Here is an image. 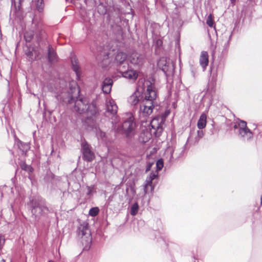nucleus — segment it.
<instances>
[{"label":"nucleus","instance_id":"nucleus-1","mask_svg":"<svg viewBox=\"0 0 262 262\" xmlns=\"http://www.w3.org/2000/svg\"><path fill=\"white\" fill-rule=\"evenodd\" d=\"M59 94L57 98L67 103H74V110L79 114L86 113L88 117L95 118L98 109L94 102L89 103L86 98H78L80 90L77 83L71 81L68 83V87L60 86Z\"/></svg>","mask_w":262,"mask_h":262},{"label":"nucleus","instance_id":"nucleus-2","mask_svg":"<svg viewBox=\"0 0 262 262\" xmlns=\"http://www.w3.org/2000/svg\"><path fill=\"white\" fill-rule=\"evenodd\" d=\"M146 91L144 94V98L142 100L140 105V113L141 115L147 116L150 115L155 106L157 104L156 98L157 93L154 86L150 82H148Z\"/></svg>","mask_w":262,"mask_h":262},{"label":"nucleus","instance_id":"nucleus-3","mask_svg":"<svg viewBox=\"0 0 262 262\" xmlns=\"http://www.w3.org/2000/svg\"><path fill=\"white\" fill-rule=\"evenodd\" d=\"M126 58V54L122 52H118L116 55L115 60L119 63L118 71L123 77L134 81L138 75L137 71L133 70L125 61Z\"/></svg>","mask_w":262,"mask_h":262},{"label":"nucleus","instance_id":"nucleus-4","mask_svg":"<svg viewBox=\"0 0 262 262\" xmlns=\"http://www.w3.org/2000/svg\"><path fill=\"white\" fill-rule=\"evenodd\" d=\"M233 128L237 129L238 137L242 141L250 142L253 139V133L247 127L246 121L240 120L238 123L234 124Z\"/></svg>","mask_w":262,"mask_h":262},{"label":"nucleus","instance_id":"nucleus-5","mask_svg":"<svg viewBox=\"0 0 262 262\" xmlns=\"http://www.w3.org/2000/svg\"><path fill=\"white\" fill-rule=\"evenodd\" d=\"M28 205L31 209L32 214L35 217L46 213L48 211L47 207L45 205L44 201L39 198H34L30 200Z\"/></svg>","mask_w":262,"mask_h":262},{"label":"nucleus","instance_id":"nucleus-6","mask_svg":"<svg viewBox=\"0 0 262 262\" xmlns=\"http://www.w3.org/2000/svg\"><path fill=\"white\" fill-rule=\"evenodd\" d=\"M106 111L105 115L111 120L113 126L115 128V124L119 122V118L117 115L118 106L114 100L110 99L106 101Z\"/></svg>","mask_w":262,"mask_h":262},{"label":"nucleus","instance_id":"nucleus-7","mask_svg":"<svg viewBox=\"0 0 262 262\" xmlns=\"http://www.w3.org/2000/svg\"><path fill=\"white\" fill-rule=\"evenodd\" d=\"M83 125L88 130H93L96 133L98 140L102 141L105 140V133L98 127L95 118L88 117L84 120Z\"/></svg>","mask_w":262,"mask_h":262},{"label":"nucleus","instance_id":"nucleus-8","mask_svg":"<svg viewBox=\"0 0 262 262\" xmlns=\"http://www.w3.org/2000/svg\"><path fill=\"white\" fill-rule=\"evenodd\" d=\"M33 37V32H26L24 33V38L26 42V45L24 47V50L29 60L33 61L36 59V52L34 48L31 45L30 41Z\"/></svg>","mask_w":262,"mask_h":262},{"label":"nucleus","instance_id":"nucleus-9","mask_svg":"<svg viewBox=\"0 0 262 262\" xmlns=\"http://www.w3.org/2000/svg\"><path fill=\"white\" fill-rule=\"evenodd\" d=\"M136 123L134 121V118L132 116H130L127 119L124 121L122 124V130L123 134L126 137L132 138L136 134Z\"/></svg>","mask_w":262,"mask_h":262},{"label":"nucleus","instance_id":"nucleus-10","mask_svg":"<svg viewBox=\"0 0 262 262\" xmlns=\"http://www.w3.org/2000/svg\"><path fill=\"white\" fill-rule=\"evenodd\" d=\"M158 66L167 77L172 75L173 73L174 65L170 59L161 58L158 62Z\"/></svg>","mask_w":262,"mask_h":262},{"label":"nucleus","instance_id":"nucleus-11","mask_svg":"<svg viewBox=\"0 0 262 262\" xmlns=\"http://www.w3.org/2000/svg\"><path fill=\"white\" fill-rule=\"evenodd\" d=\"M78 236L81 238H86V241L91 239V232L89 224L86 222L81 223L77 230Z\"/></svg>","mask_w":262,"mask_h":262},{"label":"nucleus","instance_id":"nucleus-12","mask_svg":"<svg viewBox=\"0 0 262 262\" xmlns=\"http://www.w3.org/2000/svg\"><path fill=\"white\" fill-rule=\"evenodd\" d=\"M81 148L84 159L88 161L93 160L94 158V154L86 141H84L81 143Z\"/></svg>","mask_w":262,"mask_h":262},{"label":"nucleus","instance_id":"nucleus-13","mask_svg":"<svg viewBox=\"0 0 262 262\" xmlns=\"http://www.w3.org/2000/svg\"><path fill=\"white\" fill-rule=\"evenodd\" d=\"M232 33L231 32L229 34H227V33H225L223 35V49L221 52V56L222 57L225 56L228 53L229 46H230V41L232 37Z\"/></svg>","mask_w":262,"mask_h":262},{"label":"nucleus","instance_id":"nucleus-14","mask_svg":"<svg viewBox=\"0 0 262 262\" xmlns=\"http://www.w3.org/2000/svg\"><path fill=\"white\" fill-rule=\"evenodd\" d=\"M180 150V152H178V149H177L176 146H174L172 148H168L167 151L169 152L170 154L169 160L172 161L174 158L176 159L180 158L183 154L184 147L181 148Z\"/></svg>","mask_w":262,"mask_h":262},{"label":"nucleus","instance_id":"nucleus-15","mask_svg":"<svg viewBox=\"0 0 262 262\" xmlns=\"http://www.w3.org/2000/svg\"><path fill=\"white\" fill-rule=\"evenodd\" d=\"M141 92L139 88L129 97L128 102L132 105H137L141 100Z\"/></svg>","mask_w":262,"mask_h":262},{"label":"nucleus","instance_id":"nucleus-16","mask_svg":"<svg viewBox=\"0 0 262 262\" xmlns=\"http://www.w3.org/2000/svg\"><path fill=\"white\" fill-rule=\"evenodd\" d=\"M113 84V80L111 78H105L102 82V90L105 94L110 93Z\"/></svg>","mask_w":262,"mask_h":262},{"label":"nucleus","instance_id":"nucleus-17","mask_svg":"<svg viewBox=\"0 0 262 262\" xmlns=\"http://www.w3.org/2000/svg\"><path fill=\"white\" fill-rule=\"evenodd\" d=\"M48 60L51 63H53L57 61V54L53 48L49 45L48 48Z\"/></svg>","mask_w":262,"mask_h":262},{"label":"nucleus","instance_id":"nucleus-18","mask_svg":"<svg viewBox=\"0 0 262 262\" xmlns=\"http://www.w3.org/2000/svg\"><path fill=\"white\" fill-rule=\"evenodd\" d=\"M158 172L157 171H152L150 172L149 175L146 178L144 188L145 193L147 192V187L149 186H151L152 180H154L158 176Z\"/></svg>","mask_w":262,"mask_h":262},{"label":"nucleus","instance_id":"nucleus-19","mask_svg":"<svg viewBox=\"0 0 262 262\" xmlns=\"http://www.w3.org/2000/svg\"><path fill=\"white\" fill-rule=\"evenodd\" d=\"M208 55L207 52L206 51H202L200 57V63L201 66L203 68V70L206 69V67L208 64Z\"/></svg>","mask_w":262,"mask_h":262},{"label":"nucleus","instance_id":"nucleus-20","mask_svg":"<svg viewBox=\"0 0 262 262\" xmlns=\"http://www.w3.org/2000/svg\"><path fill=\"white\" fill-rule=\"evenodd\" d=\"M16 20V3L15 0H11V8L10 12V20L14 24Z\"/></svg>","mask_w":262,"mask_h":262},{"label":"nucleus","instance_id":"nucleus-21","mask_svg":"<svg viewBox=\"0 0 262 262\" xmlns=\"http://www.w3.org/2000/svg\"><path fill=\"white\" fill-rule=\"evenodd\" d=\"M129 60L133 64H139L142 61V56L138 53L134 52L129 57Z\"/></svg>","mask_w":262,"mask_h":262},{"label":"nucleus","instance_id":"nucleus-22","mask_svg":"<svg viewBox=\"0 0 262 262\" xmlns=\"http://www.w3.org/2000/svg\"><path fill=\"white\" fill-rule=\"evenodd\" d=\"M21 2L22 0L19 1V5L17 6V20L19 19L20 21L24 20L25 17L26 16V12L21 7Z\"/></svg>","mask_w":262,"mask_h":262},{"label":"nucleus","instance_id":"nucleus-23","mask_svg":"<svg viewBox=\"0 0 262 262\" xmlns=\"http://www.w3.org/2000/svg\"><path fill=\"white\" fill-rule=\"evenodd\" d=\"M17 147L22 151L23 154L26 155L27 152L29 150L30 144L28 143H23L17 139Z\"/></svg>","mask_w":262,"mask_h":262},{"label":"nucleus","instance_id":"nucleus-24","mask_svg":"<svg viewBox=\"0 0 262 262\" xmlns=\"http://www.w3.org/2000/svg\"><path fill=\"white\" fill-rule=\"evenodd\" d=\"M207 116L205 114H202L198 121L197 126L200 129L205 127L206 125Z\"/></svg>","mask_w":262,"mask_h":262},{"label":"nucleus","instance_id":"nucleus-25","mask_svg":"<svg viewBox=\"0 0 262 262\" xmlns=\"http://www.w3.org/2000/svg\"><path fill=\"white\" fill-rule=\"evenodd\" d=\"M72 65L73 71L75 72L77 77L79 76V66L77 60L75 58H72L71 60Z\"/></svg>","mask_w":262,"mask_h":262},{"label":"nucleus","instance_id":"nucleus-26","mask_svg":"<svg viewBox=\"0 0 262 262\" xmlns=\"http://www.w3.org/2000/svg\"><path fill=\"white\" fill-rule=\"evenodd\" d=\"M150 125L151 127L157 130H161L162 126L159 122L158 118H154L150 122Z\"/></svg>","mask_w":262,"mask_h":262},{"label":"nucleus","instance_id":"nucleus-27","mask_svg":"<svg viewBox=\"0 0 262 262\" xmlns=\"http://www.w3.org/2000/svg\"><path fill=\"white\" fill-rule=\"evenodd\" d=\"M9 154H10V160L9 161V164L15 167V165L16 164V160L15 158V150L14 149H9Z\"/></svg>","mask_w":262,"mask_h":262},{"label":"nucleus","instance_id":"nucleus-28","mask_svg":"<svg viewBox=\"0 0 262 262\" xmlns=\"http://www.w3.org/2000/svg\"><path fill=\"white\" fill-rule=\"evenodd\" d=\"M90 49L92 50V51L93 52H94V53H97V52H100V53H99L100 55H101L102 54H103L104 55L103 60L106 59L108 56L107 52H102L101 51V48L100 47H97L96 49V51H95V49L92 46H91Z\"/></svg>","mask_w":262,"mask_h":262},{"label":"nucleus","instance_id":"nucleus-29","mask_svg":"<svg viewBox=\"0 0 262 262\" xmlns=\"http://www.w3.org/2000/svg\"><path fill=\"white\" fill-rule=\"evenodd\" d=\"M36 9L39 12H41L44 8L43 0H34Z\"/></svg>","mask_w":262,"mask_h":262},{"label":"nucleus","instance_id":"nucleus-30","mask_svg":"<svg viewBox=\"0 0 262 262\" xmlns=\"http://www.w3.org/2000/svg\"><path fill=\"white\" fill-rule=\"evenodd\" d=\"M139 210V205L136 202L134 204L132 205L131 208H130V214L133 216L136 215L138 211Z\"/></svg>","mask_w":262,"mask_h":262},{"label":"nucleus","instance_id":"nucleus-31","mask_svg":"<svg viewBox=\"0 0 262 262\" xmlns=\"http://www.w3.org/2000/svg\"><path fill=\"white\" fill-rule=\"evenodd\" d=\"M20 167L23 170L28 172L29 173L33 171L32 167L30 165L26 164L25 162H21L20 163Z\"/></svg>","mask_w":262,"mask_h":262},{"label":"nucleus","instance_id":"nucleus-32","mask_svg":"<svg viewBox=\"0 0 262 262\" xmlns=\"http://www.w3.org/2000/svg\"><path fill=\"white\" fill-rule=\"evenodd\" d=\"M7 133H8L9 137H10V134H11L12 136L13 137L14 140V145H15L16 143V135L15 134V129L12 128L11 126H10L9 129L7 128Z\"/></svg>","mask_w":262,"mask_h":262},{"label":"nucleus","instance_id":"nucleus-33","mask_svg":"<svg viewBox=\"0 0 262 262\" xmlns=\"http://www.w3.org/2000/svg\"><path fill=\"white\" fill-rule=\"evenodd\" d=\"M99 211V209L98 207H93L90 209L89 214L93 217L96 216Z\"/></svg>","mask_w":262,"mask_h":262},{"label":"nucleus","instance_id":"nucleus-34","mask_svg":"<svg viewBox=\"0 0 262 262\" xmlns=\"http://www.w3.org/2000/svg\"><path fill=\"white\" fill-rule=\"evenodd\" d=\"M206 24L210 27H212L213 26L214 22L213 20L212 15L211 14H210L207 18Z\"/></svg>","mask_w":262,"mask_h":262},{"label":"nucleus","instance_id":"nucleus-35","mask_svg":"<svg viewBox=\"0 0 262 262\" xmlns=\"http://www.w3.org/2000/svg\"><path fill=\"white\" fill-rule=\"evenodd\" d=\"M204 133L203 130H198L197 131V136L195 137V142H198L199 141L203 138L204 136Z\"/></svg>","mask_w":262,"mask_h":262},{"label":"nucleus","instance_id":"nucleus-36","mask_svg":"<svg viewBox=\"0 0 262 262\" xmlns=\"http://www.w3.org/2000/svg\"><path fill=\"white\" fill-rule=\"evenodd\" d=\"M157 171L160 170L163 167V161L162 159L158 160L156 163Z\"/></svg>","mask_w":262,"mask_h":262},{"label":"nucleus","instance_id":"nucleus-37","mask_svg":"<svg viewBox=\"0 0 262 262\" xmlns=\"http://www.w3.org/2000/svg\"><path fill=\"white\" fill-rule=\"evenodd\" d=\"M86 188L87 189V192H86V195L89 196H91L93 194V189L94 188V185H92L91 186H87Z\"/></svg>","mask_w":262,"mask_h":262},{"label":"nucleus","instance_id":"nucleus-38","mask_svg":"<svg viewBox=\"0 0 262 262\" xmlns=\"http://www.w3.org/2000/svg\"><path fill=\"white\" fill-rule=\"evenodd\" d=\"M86 5L90 7H94L96 4V0H84Z\"/></svg>","mask_w":262,"mask_h":262},{"label":"nucleus","instance_id":"nucleus-39","mask_svg":"<svg viewBox=\"0 0 262 262\" xmlns=\"http://www.w3.org/2000/svg\"><path fill=\"white\" fill-rule=\"evenodd\" d=\"M98 11L99 13L104 14L106 13V10L102 5H100L98 7Z\"/></svg>","mask_w":262,"mask_h":262},{"label":"nucleus","instance_id":"nucleus-40","mask_svg":"<svg viewBox=\"0 0 262 262\" xmlns=\"http://www.w3.org/2000/svg\"><path fill=\"white\" fill-rule=\"evenodd\" d=\"M5 239L4 236L0 235V248H2L5 244Z\"/></svg>","mask_w":262,"mask_h":262},{"label":"nucleus","instance_id":"nucleus-41","mask_svg":"<svg viewBox=\"0 0 262 262\" xmlns=\"http://www.w3.org/2000/svg\"><path fill=\"white\" fill-rule=\"evenodd\" d=\"M16 177V168L15 170L14 177L11 179V182L13 184V186L15 189H16V184H15V178Z\"/></svg>","mask_w":262,"mask_h":262},{"label":"nucleus","instance_id":"nucleus-42","mask_svg":"<svg viewBox=\"0 0 262 262\" xmlns=\"http://www.w3.org/2000/svg\"><path fill=\"white\" fill-rule=\"evenodd\" d=\"M7 97H8V103H9V105L10 106H11L12 104V102H13L12 95H10L9 94H8L7 95Z\"/></svg>","mask_w":262,"mask_h":262},{"label":"nucleus","instance_id":"nucleus-43","mask_svg":"<svg viewBox=\"0 0 262 262\" xmlns=\"http://www.w3.org/2000/svg\"><path fill=\"white\" fill-rule=\"evenodd\" d=\"M20 26L22 28V29H24V27H26V24L23 21V22H21L20 23Z\"/></svg>","mask_w":262,"mask_h":262},{"label":"nucleus","instance_id":"nucleus-44","mask_svg":"<svg viewBox=\"0 0 262 262\" xmlns=\"http://www.w3.org/2000/svg\"><path fill=\"white\" fill-rule=\"evenodd\" d=\"M235 1L236 0H230L231 4H232V6H234L235 5Z\"/></svg>","mask_w":262,"mask_h":262},{"label":"nucleus","instance_id":"nucleus-45","mask_svg":"<svg viewBox=\"0 0 262 262\" xmlns=\"http://www.w3.org/2000/svg\"><path fill=\"white\" fill-rule=\"evenodd\" d=\"M14 55L16 56V46L15 47V50H14Z\"/></svg>","mask_w":262,"mask_h":262},{"label":"nucleus","instance_id":"nucleus-46","mask_svg":"<svg viewBox=\"0 0 262 262\" xmlns=\"http://www.w3.org/2000/svg\"><path fill=\"white\" fill-rule=\"evenodd\" d=\"M260 204H261V205H262V196L260 198Z\"/></svg>","mask_w":262,"mask_h":262},{"label":"nucleus","instance_id":"nucleus-47","mask_svg":"<svg viewBox=\"0 0 262 262\" xmlns=\"http://www.w3.org/2000/svg\"><path fill=\"white\" fill-rule=\"evenodd\" d=\"M1 262H5V260L4 259H2L1 260Z\"/></svg>","mask_w":262,"mask_h":262},{"label":"nucleus","instance_id":"nucleus-48","mask_svg":"<svg viewBox=\"0 0 262 262\" xmlns=\"http://www.w3.org/2000/svg\"><path fill=\"white\" fill-rule=\"evenodd\" d=\"M84 21H89L88 18H85V19H84Z\"/></svg>","mask_w":262,"mask_h":262},{"label":"nucleus","instance_id":"nucleus-49","mask_svg":"<svg viewBox=\"0 0 262 262\" xmlns=\"http://www.w3.org/2000/svg\"><path fill=\"white\" fill-rule=\"evenodd\" d=\"M120 2H123L125 0H118Z\"/></svg>","mask_w":262,"mask_h":262},{"label":"nucleus","instance_id":"nucleus-50","mask_svg":"<svg viewBox=\"0 0 262 262\" xmlns=\"http://www.w3.org/2000/svg\"><path fill=\"white\" fill-rule=\"evenodd\" d=\"M154 25L158 26V27H160V26L158 24H155Z\"/></svg>","mask_w":262,"mask_h":262},{"label":"nucleus","instance_id":"nucleus-51","mask_svg":"<svg viewBox=\"0 0 262 262\" xmlns=\"http://www.w3.org/2000/svg\"><path fill=\"white\" fill-rule=\"evenodd\" d=\"M149 168H150V166L148 167V168L146 169V171L148 170L149 169Z\"/></svg>","mask_w":262,"mask_h":262},{"label":"nucleus","instance_id":"nucleus-52","mask_svg":"<svg viewBox=\"0 0 262 262\" xmlns=\"http://www.w3.org/2000/svg\"><path fill=\"white\" fill-rule=\"evenodd\" d=\"M11 192H12V193H13V190H12L13 188H12H12H11Z\"/></svg>","mask_w":262,"mask_h":262},{"label":"nucleus","instance_id":"nucleus-53","mask_svg":"<svg viewBox=\"0 0 262 262\" xmlns=\"http://www.w3.org/2000/svg\"><path fill=\"white\" fill-rule=\"evenodd\" d=\"M61 82H62V84H63L64 83V81H62V80Z\"/></svg>","mask_w":262,"mask_h":262},{"label":"nucleus","instance_id":"nucleus-54","mask_svg":"<svg viewBox=\"0 0 262 262\" xmlns=\"http://www.w3.org/2000/svg\"><path fill=\"white\" fill-rule=\"evenodd\" d=\"M67 2L71 1V0H66Z\"/></svg>","mask_w":262,"mask_h":262},{"label":"nucleus","instance_id":"nucleus-55","mask_svg":"<svg viewBox=\"0 0 262 262\" xmlns=\"http://www.w3.org/2000/svg\"><path fill=\"white\" fill-rule=\"evenodd\" d=\"M48 262H53L52 260H49Z\"/></svg>","mask_w":262,"mask_h":262},{"label":"nucleus","instance_id":"nucleus-56","mask_svg":"<svg viewBox=\"0 0 262 262\" xmlns=\"http://www.w3.org/2000/svg\"><path fill=\"white\" fill-rule=\"evenodd\" d=\"M98 59H101V58H99V57H97Z\"/></svg>","mask_w":262,"mask_h":262},{"label":"nucleus","instance_id":"nucleus-57","mask_svg":"<svg viewBox=\"0 0 262 262\" xmlns=\"http://www.w3.org/2000/svg\"><path fill=\"white\" fill-rule=\"evenodd\" d=\"M13 211H14V210H13ZM13 212H14V211H13ZM14 214H15V212H14Z\"/></svg>","mask_w":262,"mask_h":262}]
</instances>
